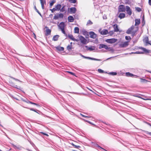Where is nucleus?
<instances>
[{
  "mask_svg": "<svg viewBox=\"0 0 151 151\" xmlns=\"http://www.w3.org/2000/svg\"><path fill=\"white\" fill-rule=\"evenodd\" d=\"M134 96L137 97H138V98H141L144 100H151V99H147V98H145V99H144L143 98H142L141 97L139 96Z\"/></svg>",
  "mask_w": 151,
  "mask_h": 151,
  "instance_id": "obj_33",
  "label": "nucleus"
},
{
  "mask_svg": "<svg viewBox=\"0 0 151 151\" xmlns=\"http://www.w3.org/2000/svg\"><path fill=\"white\" fill-rule=\"evenodd\" d=\"M45 28H47L46 30V35L47 36H48L49 35H50L51 33V30L50 29H48L47 27H46Z\"/></svg>",
  "mask_w": 151,
  "mask_h": 151,
  "instance_id": "obj_13",
  "label": "nucleus"
},
{
  "mask_svg": "<svg viewBox=\"0 0 151 151\" xmlns=\"http://www.w3.org/2000/svg\"><path fill=\"white\" fill-rule=\"evenodd\" d=\"M63 14L60 13L58 14L55 15L54 16L53 19L55 20L58 19L59 18H63Z\"/></svg>",
  "mask_w": 151,
  "mask_h": 151,
  "instance_id": "obj_5",
  "label": "nucleus"
},
{
  "mask_svg": "<svg viewBox=\"0 0 151 151\" xmlns=\"http://www.w3.org/2000/svg\"><path fill=\"white\" fill-rule=\"evenodd\" d=\"M142 79V80H143L144 81H145V79Z\"/></svg>",
  "mask_w": 151,
  "mask_h": 151,
  "instance_id": "obj_60",
  "label": "nucleus"
},
{
  "mask_svg": "<svg viewBox=\"0 0 151 151\" xmlns=\"http://www.w3.org/2000/svg\"><path fill=\"white\" fill-rule=\"evenodd\" d=\"M64 29H60V30H61V31H62V32L63 34H65V31Z\"/></svg>",
  "mask_w": 151,
  "mask_h": 151,
  "instance_id": "obj_42",
  "label": "nucleus"
},
{
  "mask_svg": "<svg viewBox=\"0 0 151 151\" xmlns=\"http://www.w3.org/2000/svg\"><path fill=\"white\" fill-rule=\"evenodd\" d=\"M0 151H2L0 149Z\"/></svg>",
  "mask_w": 151,
  "mask_h": 151,
  "instance_id": "obj_63",
  "label": "nucleus"
},
{
  "mask_svg": "<svg viewBox=\"0 0 151 151\" xmlns=\"http://www.w3.org/2000/svg\"><path fill=\"white\" fill-rule=\"evenodd\" d=\"M55 0H53L50 3V5L51 6H52L53 4L55 3Z\"/></svg>",
  "mask_w": 151,
  "mask_h": 151,
  "instance_id": "obj_27",
  "label": "nucleus"
},
{
  "mask_svg": "<svg viewBox=\"0 0 151 151\" xmlns=\"http://www.w3.org/2000/svg\"><path fill=\"white\" fill-rule=\"evenodd\" d=\"M117 39L114 38L108 39L105 40L106 42L109 43H113L117 41Z\"/></svg>",
  "mask_w": 151,
  "mask_h": 151,
  "instance_id": "obj_4",
  "label": "nucleus"
},
{
  "mask_svg": "<svg viewBox=\"0 0 151 151\" xmlns=\"http://www.w3.org/2000/svg\"><path fill=\"white\" fill-rule=\"evenodd\" d=\"M135 9L136 11L139 12H140L141 11V9L138 7H136L135 8Z\"/></svg>",
  "mask_w": 151,
  "mask_h": 151,
  "instance_id": "obj_31",
  "label": "nucleus"
},
{
  "mask_svg": "<svg viewBox=\"0 0 151 151\" xmlns=\"http://www.w3.org/2000/svg\"><path fill=\"white\" fill-rule=\"evenodd\" d=\"M87 32H86L84 33V35H85L86 34H87Z\"/></svg>",
  "mask_w": 151,
  "mask_h": 151,
  "instance_id": "obj_57",
  "label": "nucleus"
},
{
  "mask_svg": "<svg viewBox=\"0 0 151 151\" xmlns=\"http://www.w3.org/2000/svg\"><path fill=\"white\" fill-rule=\"evenodd\" d=\"M139 48L140 49L142 50L144 52H139L137 51L135 52H132V53H136V54H143L144 53V52L146 53H149V51L148 50L146 49V48L142 47H139Z\"/></svg>",
  "mask_w": 151,
  "mask_h": 151,
  "instance_id": "obj_1",
  "label": "nucleus"
},
{
  "mask_svg": "<svg viewBox=\"0 0 151 151\" xmlns=\"http://www.w3.org/2000/svg\"><path fill=\"white\" fill-rule=\"evenodd\" d=\"M104 44H100L99 47V49H101L102 48H104Z\"/></svg>",
  "mask_w": 151,
  "mask_h": 151,
  "instance_id": "obj_30",
  "label": "nucleus"
},
{
  "mask_svg": "<svg viewBox=\"0 0 151 151\" xmlns=\"http://www.w3.org/2000/svg\"><path fill=\"white\" fill-rule=\"evenodd\" d=\"M81 56H82V57H83V58H87H87L88 57H85V56H83V55H81Z\"/></svg>",
  "mask_w": 151,
  "mask_h": 151,
  "instance_id": "obj_52",
  "label": "nucleus"
},
{
  "mask_svg": "<svg viewBox=\"0 0 151 151\" xmlns=\"http://www.w3.org/2000/svg\"><path fill=\"white\" fill-rule=\"evenodd\" d=\"M49 16L50 17H52V14H50V15H49Z\"/></svg>",
  "mask_w": 151,
  "mask_h": 151,
  "instance_id": "obj_55",
  "label": "nucleus"
},
{
  "mask_svg": "<svg viewBox=\"0 0 151 151\" xmlns=\"http://www.w3.org/2000/svg\"><path fill=\"white\" fill-rule=\"evenodd\" d=\"M104 48L106 49H111L110 47H109L107 45H105L104 46Z\"/></svg>",
  "mask_w": 151,
  "mask_h": 151,
  "instance_id": "obj_40",
  "label": "nucleus"
},
{
  "mask_svg": "<svg viewBox=\"0 0 151 151\" xmlns=\"http://www.w3.org/2000/svg\"><path fill=\"white\" fill-rule=\"evenodd\" d=\"M127 77H134L135 78H137L138 76L136 75H134L132 73H130L129 72H127L125 73Z\"/></svg>",
  "mask_w": 151,
  "mask_h": 151,
  "instance_id": "obj_12",
  "label": "nucleus"
},
{
  "mask_svg": "<svg viewBox=\"0 0 151 151\" xmlns=\"http://www.w3.org/2000/svg\"><path fill=\"white\" fill-rule=\"evenodd\" d=\"M135 26L138 25L140 23V20L139 19H135Z\"/></svg>",
  "mask_w": 151,
  "mask_h": 151,
  "instance_id": "obj_22",
  "label": "nucleus"
},
{
  "mask_svg": "<svg viewBox=\"0 0 151 151\" xmlns=\"http://www.w3.org/2000/svg\"><path fill=\"white\" fill-rule=\"evenodd\" d=\"M73 41H76V42H78L79 41V40L77 39H75V38H74Z\"/></svg>",
  "mask_w": 151,
  "mask_h": 151,
  "instance_id": "obj_48",
  "label": "nucleus"
},
{
  "mask_svg": "<svg viewBox=\"0 0 151 151\" xmlns=\"http://www.w3.org/2000/svg\"><path fill=\"white\" fill-rule=\"evenodd\" d=\"M50 10L51 11V12H52V13H53L54 12H55V11H56V10L55 9V8H53L52 9H50Z\"/></svg>",
  "mask_w": 151,
  "mask_h": 151,
  "instance_id": "obj_41",
  "label": "nucleus"
},
{
  "mask_svg": "<svg viewBox=\"0 0 151 151\" xmlns=\"http://www.w3.org/2000/svg\"><path fill=\"white\" fill-rule=\"evenodd\" d=\"M30 109L31 110H32V111H34V109H32V108H30Z\"/></svg>",
  "mask_w": 151,
  "mask_h": 151,
  "instance_id": "obj_56",
  "label": "nucleus"
},
{
  "mask_svg": "<svg viewBox=\"0 0 151 151\" xmlns=\"http://www.w3.org/2000/svg\"><path fill=\"white\" fill-rule=\"evenodd\" d=\"M126 7L123 5H120L118 7L119 12H124L126 10Z\"/></svg>",
  "mask_w": 151,
  "mask_h": 151,
  "instance_id": "obj_3",
  "label": "nucleus"
},
{
  "mask_svg": "<svg viewBox=\"0 0 151 151\" xmlns=\"http://www.w3.org/2000/svg\"><path fill=\"white\" fill-rule=\"evenodd\" d=\"M59 35H56L54 36L52 40L54 41H56L58 40V38L59 37Z\"/></svg>",
  "mask_w": 151,
  "mask_h": 151,
  "instance_id": "obj_19",
  "label": "nucleus"
},
{
  "mask_svg": "<svg viewBox=\"0 0 151 151\" xmlns=\"http://www.w3.org/2000/svg\"><path fill=\"white\" fill-rule=\"evenodd\" d=\"M100 33L102 35H106L108 34V31L107 29H104Z\"/></svg>",
  "mask_w": 151,
  "mask_h": 151,
  "instance_id": "obj_17",
  "label": "nucleus"
},
{
  "mask_svg": "<svg viewBox=\"0 0 151 151\" xmlns=\"http://www.w3.org/2000/svg\"><path fill=\"white\" fill-rule=\"evenodd\" d=\"M40 3L41 4H44V3H45V1L44 0H40Z\"/></svg>",
  "mask_w": 151,
  "mask_h": 151,
  "instance_id": "obj_37",
  "label": "nucleus"
},
{
  "mask_svg": "<svg viewBox=\"0 0 151 151\" xmlns=\"http://www.w3.org/2000/svg\"><path fill=\"white\" fill-rule=\"evenodd\" d=\"M76 11V9L75 7H72L68 9V12L70 14L75 13Z\"/></svg>",
  "mask_w": 151,
  "mask_h": 151,
  "instance_id": "obj_6",
  "label": "nucleus"
},
{
  "mask_svg": "<svg viewBox=\"0 0 151 151\" xmlns=\"http://www.w3.org/2000/svg\"><path fill=\"white\" fill-rule=\"evenodd\" d=\"M134 26H132V27L129 28L127 31V33L128 34H132V35L134 34V33L132 32V30L134 29Z\"/></svg>",
  "mask_w": 151,
  "mask_h": 151,
  "instance_id": "obj_8",
  "label": "nucleus"
},
{
  "mask_svg": "<svg viewBox=\"0 0 151 151\" xmlns=\"http://www.w3.org/2000/svg\"><path fill=\"white\" fill-rule=\"evenodd\" d=\"M80 115L82 116L83 117H85V118H88V117H89V116H85L83 114H80Z\"/></svg>",
  "mask_w": 151,
  "mask_h": 151,
  "instance_id": "obj_43",
  "label": "nucleus"
},
{
  "mask_svg": "<svg viewBox=\"0 0 151 151\" xmlns=\"http://www.w3.org/2000/svg\"><path fill=\"white\" fill-rule=\"evenodd\" d=\"M149 44H150L151 45V42L150 43V42Z\"/></svg>",
  "mask_w": 151,
  "mask_h": 151,
  "instance_id": "obj_59",
  "label": "nucleus"
},
{
  "mask_svg": "<svg viewBox=\"0 0 151 151\" xmlns=\"http://www.w3.org/2000/svg\"><path fill=\"white\" fill-rule=\"evenodd\" d=\"M68 72L69 73H70L71 74L73 75H74V73H72V72H69V71H68Z\"/></svg>",
  "mask_w": 151,
  "mask_h": 151,
  "instance_id": "obj_46",
  "label": "nucleus"
},
{
  "mask_svg": "<svg viewBox=\"0 0 151 151\" xmlns=\"http://www.w3.org/2000/svg\"><path fill=\"white\" fill-rule=\"evenodd\" d=\"M68 19L69 22H73L74 19L73 16H70L68 17Z\"/></svg>",
  "mask_w": 151,
  "mask_h": 151,
  "instance_id": "obj_16",
  "label": "nucleus"
},
{
  "mask_svg": "<svg viewBox=\"0 0 151 151\" xmlns=\"http://www.w3.org/2000/svg\"><path fill=\"white\" fill-rule=\"evenodd\" d=\"M15 80L16 81H18V80H17V79H15Z\"/></svg>",
  "mask_w": 151,
  "mask_h": 151,
  "instance_id": "obj_62",
  "label": "nucleus"
},
{
  "mask_svg": "<svg viewBox=\"0 0 151 151\" xmlns=\"http://www.w3.org/2000/svg\"><path fill=\"white\" fill-rule=\"evenodd\" d=\"M68 37L69 38H70V39H71V40H73L74 38L73 37V36L72 35H68Z\"/></svg>",
  "mask_w": 151,
  "mask_h": 151,
  "instance_id": "obj_28",
  "label": "nucleus"
},
{
  "mask_svg": "<svg viewBox=\"0 0 151 151\" xmlns=\"http://www.w3.org/2000/svg\"><path fill=\"white\" fill-rule=\"evenodd\" d=\"M72 42L70 43V45H68L67 47V49L69 51H71L72 49Z\"/></svg>",
  "mask_w": 151,
  "mask_h": 151,
  "instance_id": "obj_21",
  "label": "nucleus"
},
{
  "mask_svg": "<svg viewBox=\"0 0 151 151\" xmlns=\"http://www.w3.org/2000/svg\"><path fill=\"white\" fill-rule=\"evenodd\" d=\"M125 39L127 40H131V37L129 36H126Z\"/></svg>",
  "mask_w": 151,
  "mask_h": 151,
  "instance_id": "obj_34",
  "label": "nucleus"
},
{
  "mask_svg": "<svg viewBox=\"0 0 151 151\" xmlns=\"http://www.w3.org/2000/svg\"><path fill=\"white\" fill-rule=\"evenodd\" d=\"M112 58V57H111V58H107V59H106V60H109V59H110V58Z\"/></svg>",
  "mask_w": 151,
  "mask_h": 151,
  "instance_id": "obj_58",
  "label": "nucleus"
},
{
  "mask_svg": "<svg viewBox=\"0 0 151 151\" xmlns=\"http://www.w3.org/2000/svg\"><path fill=\"white\" fill-rule=\"evenodd\" d=\"M69 1L72 3H75L76 2V0H69Z\"/></svg>",
  "mask_w": 151,
  "mask_h": 151,
  "instance_id": "obj_36",
  "label": "nucleus"
},
{
  "mask_svg": "<svg viewBox=\"0 0 151 151\" xmlns=\"http://www.w3.org/2000/svg\"><path fill=\"white\" fill-rule=\"evenodd\" d=\"M126 14H125L123 13H120L118 16V17L120 19H122L125 17Z\"/></svg>",
  "mask_w": 151,
  "mask_h": 151,
  "instance_id": "obj_14",
  "label": "nucleus"
},
{
  "mask_svg": "<svg viewBox=\"0 0 151 151\" xmlns=\"http://www.w3.org/2000/svg\"><path fill=\"white\" fill-rule=\"evenodd\" d=\"M89 34L91 38L93 39H95L96 38V35L94 32H90Z\"/></svg>",
  "mask_w": 151,
  "mask_h": 151,
  "instance_id": "obj_11",
  "label": "nucleus"
},
{
  "mask_svg": "<svg viewBox=\"0 0 151 151\" xmlns=\"http://www.w3.org/2000/svg\"><path fill=\"white\" fill-rule=\"evenodd\" d=\"M128 42H125L119 44V46L120 47H127V46H128Z\"/></svg>",
  "mask_w": 151,
  "mask_h": 151,
  "instance_id": "obj_7",
  "label": "nucleus"
},
{
  "mask_svg": "<svg viewBox=\"0 0 151 151\" xmlns=\"http://www.w3.org/2000/svg\"><path fill=\"white\" fill-rule=\"evenodd\" d=\"M73 145L74 146V147H75V148H78V147H80V146H77V145Z\"/></svg>",
  "mask_w": 151,
  "mask_h": 151,
  "instance_id": "obj_45",
  "label": "nucleus"
},
{
  "mask_svg": "<svg viewBox=\"0 0 151 151\" xmlns=\"http://www.w3.org/2000/svg\"><path fill=\"white\" fill-rule=\"evenodd\" d=\"M98 71L99 73H104V71L103 70L100 69H98Z\"/></svg>",
  "mask_w": 151,
  "mask_h": 151,
  "instance_id": "obj_32",
  "label": "nucleus"
},
{
  "mask_svg": "<svg viewBox=\"0 0 151 151\" xmlns=\"http://www.w3.org/2000/svg\"><path fill=\"white\" fill-rule=\"evenodd\" d=\"M34 111L36 112V111L34 109V111Z\"/></svg>",
  "mask_w": 151,
  "mask_h": 151,
  "instance_id": "obj_61",
  "label": "nucleus"
},
{
  "mask_svg": "<svg viewBox=\"0 0 151 151\" xmlns=\"http://www.w3.org/2000/svg\"><path fill=\"white\" fill-rule=\"evenodd\" d=\"M58 26L60 29H65V23L63 22H61L58 25Z\"/></svg>",
  "mask_w": 151,
  "mask_h": 151,
  "instance_id": "obj_9",
  "label": "nucleus"
},
{
  "mask_svg": "<svg viewBox=\"0 0 151 151\" xmlns=\"http://www.w3.org/2000/svg\"><path fill=\"white\" fill-rule=\"evenodd\" d=\"M93 60L99 61H101V60L100 59H96V58H95V59H93Z\"/></svg>",
  "mask_w": 151,
  "mask_h": 151,
  "instance_id": "obj_49",
  "label": "nucleus"
},
{
  "mask_svg": "<svg viewBox=\"0 0 151 151\" xmlns=\"http://www.w3.org/2000/svg\"><path fill=\"white\" fill-rule=\"evenodd\" d=\"M86 47L87 48L88 50L90 51H93L95 50V47L93 46H91L89 47H88L87 46H86Z\"/></svg>",
  "mask_w": 151,
  "mask_h": 151,
  "instance_id": "obj_20",
  "label": "nucleus"
},
{
  "mask_svg": "<svg viewBox=\"0 0 151 151\" xmlns=\"http://www.w3.org/2000/svg\"><path fill=\"white\" fill-rule=\"evenodd\" d=\"M41 133H42V134H43L44 135H46L47 136H48V135L47 134H46L44 133L43 132H41Z\"/></svg>",
  "mask_w": 151,
  "mask_h": 151,
  "instance_id": "obj_53",
  "label": "nucleus"
},
{
  "mask_svg": "<svg viewBox=\"0 0 151 151\" xmlns=\"http://www.w3.org/2000/svg\"><path fill=\"white\" fill-rule=\"evenodd\" d=\"M109 74L113 75H116L117 74V73L116 72H111Z\"/></svg>",
  "mask_w": 151,
  "mask_h": 151,
  "instance_id": "obj_39",
  "label": "nucleus"
},
{
  "mask_svg": "<svg viewBox=\"0 0 151 151\" xmlns=\"http://www.w3.org/2000/svg\"><path fill=\"white\" fill-rule=\"evenodd\" d=\"M93 23L90 20H89L87 23V24L91 25Z\"/></svg>",
  "mask_w": 151,
  "mask_h": 151,
  "instance_id": "obj_38",
  "label": "nucleus"
},
{
  "mask_svg": "<svg viewBox=\"0 0 151 151\" xmlns=\"http://www.w3.org/2000/svg\"><path fill=\"white\" fill-rule=\"evenodd\" d=\"M55 48L57 50L60 51H63L64 50V47L59 46L55 47Z\"/></svg>",
  "mask_w": 151,
  "mask_h": 151,
  "instance_id": "obj_18",
  "label": "nucleus"
},
{
  "mask_svg": "<svg viewBox=\"0 0 151 151\" xmlns=\"http://www.w3.org/2000/svg\"><path fill=\"white\" fill-rule=\"evenodd\" d=\"M66 6H63L61 9L60 8V11L61 12H65L66 10Z\"/></svg>",
  "mask_w": 151,
  "mask_h": 151,
  "instance_id": "obj_24",
  "label": "nucleus"
},
{
  "mask_svg": "<svg viewBox=\"0 0 151 151\" xmlns=\"http://www.w3.org/2000/svg\"><path fill=\"white\" fill-rule=\"evenodd\" d=\"M149 4L150 5H151V0H149Z\"/></svg>",
  "mask_w": 151,
  "mask_h": 151,
  "instance_id": "obj_50",
  "label": "nucleus"
},
{
  "mask_svg": "<svg viewBox=\"0 0 151 151\" xmlns=\"http://www.w3.org/2000/svg\"><path fill=\"white\" fill-rule=\"evenodd\" d=\"M25 102H26L27 103H30V104H33L36 105L37 106H39V105H38L36 103H35L32 102H30V101H25Z\"/></svg>",
  "mask_w": 151,
  "mask_h": 151,
  "instance_id": "obj_26",
  "label": "nucleus"
},
{
  "mask_svg": "<svg viewBox=\"0 0 151 151\" xmlns=\"http://www.w3.org/2000/svg\"><path fill=\"white\" fill-rule=\"evenodd\" d=\"M145 40L146 43L149 44L150 43L149 41L148 40V38L147 37H146L145 38Z\"/></svg>",
  "mask_w": 151,
  "mask_h": 151,
  "instance_id": "obj_29",
  "label": "nucleus"
},
{
  "mask_svg": "<svg viewBox=\"0 0 151 151\" xmlns=\"http://www.w3.org/2000/svg\"><path fill=\"white\" fill-rule=\"evenodd\" d=\"M147 133L149 134L150 135H151V132H147Z\"/></svg>",
  "mask_w": 151,
  "mask_h": 151,
  "instance_id": "obj_54",
  "label": "nucleus"
},
{
  "mask_svg": "<svg viewBox=\"0 0 151 151\" xmlns=\"http://www.w3.org/2000/svg\"><path fill=\"white\" fill-rule=\"evenodd\" d=\"M150 72L151 73V71Z\"/></svg>",
  "mask_w": 151,
  "mask_h": 151,
  "instance_id": "obj_64",
  "label": "nucleus"
},
{
  "mask_svg": "<svg viewBox=\"0 0 151 151\" xmlns=\"http://www.w3.org/2000/svg\"><path fill=\"white\" fill-rule=\"evenodd\" d=\"M74 32L76 33H78L79 32V28L78 27H75L74 28Z\"/></svg>",
  "mask_w": 151,
  "mask_h": 151,
  "instance_id": "obj_25",
  "label": "nucleus"
},
{
  "mask_svg": "<svg viewBox=\"0 0 151 151\" xmlns=\"http://www.w3.org/2000/svg\"><path fill=\"white\" fill-rule=\"evenodd\" d=\"M103 18L104 19H107V17L106 15H104L103 16Z\"/></svg>",
  "mask_w": 151,
  "mask_h": 151,
  "instance_id": "obj_44",
  "label": "nucleus"
},
{
  "mask_svg": "<svg viewBox=\"0 0 151 151\" xmlns=\"http://www.w3.org/2000/svg\"><path fill=\"white\" fill-rule=\"evenodd\" d=\"M114 27L115 32H117L119 31V29H118V26L116 24H115L114 25Z\"/></svg>",
  "mask_w": 151,
  "mask_h": 151,
  "instance_id": "obj_23",
  "label": "nucleus"
},
{
  "mask_svg": "<svg viewBox=\"0 0 151 151\" xmlns=\"http://www.w3.org/2000/svg\"><path fill=\"white\" fill-rule=\"evenodd\" d=\"M78 37L81 43L83 44L86 45V44L87 40L84 37L81 36H78Z\"/></svg>",
  "mask_w": 151,
  "mask_h": 151,
  "instance_id": "obj_2",
  "label": "nucleus"
},
{
  "mask_svg": "<svg viewBox=\"0 0 151 151\" xmlns=\"http://www.w3.org/2000/svg\"><path fill=\"white\" fill-rule=\"evenodd\" d=\"M87 59H91L92 60H93V59H95L94 58H91L89 57H88Z\"/></svg>",
  "mask_w": 151,
  "mask_h": 151,
  "instance_id": "obj_47",
  "label": "nucleus"
},
{
  "mask_svg": "<svg viewBox=\"0 0 151 151\" xmlns=\"http://www.w3.org/2000/svg\"><path fill=\"white\" fill-rule=\"evenodd\" d=\"M41 6H42V8L43 9H44V4H42L41 5Z\"/></svg>",
  "mask_w": 151,
  "mask_h": 151,
  "instance_id": "obj_51",
  "label": "nucleus"
},
{
  "mask_svg": "<svg viewBox=\"0 0 151 151\" xmlns=\"http://www.w3.org/2000/svg\"><path fill=\"white\" fill-rule=\"evenodd\" d=\"M34 8L36 10V11L41 16V14L38 11V10L37 9L36 7L35 6Z\"/></svg>",
  "mask_w": 151,
  "mask_h": 151,
  "instance_id": "obj_35",
  "label": "nucleus"
},
{
  "mask_svg": "<svg viewBox=\"0 0 151 151\" xmlns=\"http://www.w3.org/2000/svg\"><path fill=\"white\" fill-rule=\"evenodd\" d=\"M126 8L127 14L129 15H131L132 14V11L130 7L128 6H126Z\"/></svg>",
  "mask_w": 151,
  "mask_h": 151,
  "instance_id": "obj_10",
  "label": "nucleus"
},
{
  "mask_svg": "<svg viewBox=\"0 0 151 151\" xmlns=\"http://www.w3.org/2000/svg\"><path fill=\"white\" fill-rule=\"evenodd\" d=\"M61 6L60 4H58L55 6V9L56 11H59L60 10Z\"/></svg>",
  "mask_w": 151,
  "mask_h": 151,
  "instance_id": "obj_15",
  "label": "nucleus"
}]
</instances>
